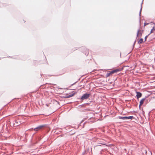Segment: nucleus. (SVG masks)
<instances>
[{"mask_svg": "<svg viewBox=\"0 0 155 155\" xmlns=\"http://www.w3.org/2000/svg\"><path fill=\"white\" fill-rule=\"evenodd\" d=\"M123 69V68H119V69H114L112 71H110L109 73H107V74H106V76L107 77H108L111 75H112L113 74H114V73H116L117 72H118L119 71H121Z\"/></svg>", "mask_w": 155, "mask_h": 155, "instance_id": "obj_1", "label": "nucleus"}, {"mask_svg": "<svg viewBox=\"0 0 155 155\" xmlns=\"http://www.w3.org/2000/svg\"><path fill=\"white\" fill-rule=\"evenodd\" d=\"M45 125H42L38 126V127L35 128L34 129V130L35 131H38L42 129L43 128L45 127Z\"/></svg>", "mask_w": 155, "mask_h": 155, "instance_id": "obj_2", "label": "nucleus"}, {"mask_svg": "<svg viewBox=\"0 0 155 155\" xmlns=\"http://www.w3.org/2000/svg\"><path fill=\"white\" fill-rule=\"evenodd\" d=\"M90 95V94H85L83 95L81 98V99L83 100L84 99L88 98Z\"/></svg>", "mask_w": 155, "mask_h": 155, "instance_id": "obj_3", "label": "nucleus"}, {"mask_svg": "<svg viewBox=\"0 0 155 155\" xmlns=\"http://www.w3.org/2000/svg\"><path fill=\"white\" fill-rule=\"evenodd\" d=\"M133 117V116H130L129 117H119V118L120 119L123 120H127L128 119H132Z\"/></svg>", "mask_w": 155, "mask_h": 155, "instance_id": "obj_4", "label": "nucleus"}, {"mask_svg": "<svg viewBox=\"0 0 155 155\" xmlns=\"http://www.w3.org/2000/svg\"><path fill=\"white\" fill-rule=\"evenodd\" d=\"M137 93V99H139V98L140 97L142 96V94L138 92H136Z\"/></svg>", "mask_w": 155, "mask_h": 155, "instance_id": "obj_5", "label": "nucleus"}, {"mask_svg": "<svg viewBox=\"0 0 155 155\" xmlns=\"http://www.w3.org/2000/svg\"><path fill=\"white\" fill-rule=\"evenodd\" d=\"M145 98L142 99L140 101L139 107H140L143 104L144 101H145Z\"/></svg>", "mask_w": 155, "mask_h": 155, "instance_id": "obj_6", "label": "nucleus"}, {"mask_svg": "<svg viewBox=\"0 0 155 155\" xmlns=\"http://www.w3.org/2000/svg\"><path fill=\"white\" fill-rule=\"evenodd\" d=\"M142 32L140 30H138L137 32V37H139L140 36H141L142 34Z\"/></svg>", "mask_w": 155, "mask_h": 155, "instance_id": "obj_7", "label": "nucleus"}, {"mask_svg": "<svg viewBox=\"0 0 155 155\" xmlns=\"http://www.w3.org/2000/svg\"><path fill=\"white\" fill-rule=\"evenodd\" d=\"M143 41V39L142 38L140 39L138 41V43L139 44H141Z\"/></svg>", "mask_w": 155, "mask_h": 155, "instance_id": "obj_8", "label": "nucleus"}, {"mask_svg": "<svg viewBox=\"0 0 155 155\" xmlns=\"http://www.w3.org/2000/svg\"><path fill=\"white\" fill-rule=\"evenodd\" d=\"M155 30V28H154V27L151 30L150 33H152Z\"/></svg>", "mask_w": 155, "mask_h": 155, "instance_id": "obj_9", "label": "nucleus"}, {"mask_svg": "<svg viewBox=\"0 0 155 155\" xmlns=\"http://www.w3.org/2000/svg\"><path fill=\"white\" fill-rule=\"evenodd\" d=\"M74 94H71V95H68V97H67V98H69V97H71L72 96H73Z\"/></svg>", "mask_w": 155, "mask_h": 155, "instance_id": "obj_10", "label": "nucleus"}, {"mask_svg": "<svg viewBox=\"0 0 155 155\" xmlns=\"http://www.w3.org/2000/svg\"><path fill=\"white\" fill-rule=\"evenodd\" d=\"M147 37H148V36H146L145 37V41H146V39H147Z\"/></svg>", "mask_w": 155, "mask_h": 155, "instance_id": "obj_11", "label": "nucleus"}, {"mask_svg": "<svg viewBox=\"0 0 155 155\" xmlns=\"http://www.w3.org/2000/svg\"><path fill=\"white\" fill-rule=\"evenodd\" d=\"M147 24H148L144 23V26H146L147 25Z\"/></svg>", "mask_w": 155, "mask_h": 155, "instance_id": "obj_12", "label": "nucleus"}]
</instances>
